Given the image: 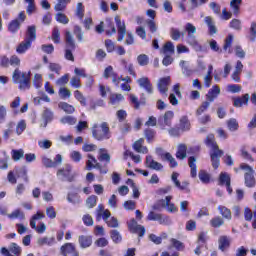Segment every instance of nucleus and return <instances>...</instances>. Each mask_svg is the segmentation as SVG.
I'll use <instances>...</instances> for the list:
<instances>
[{
  "instance_id": "49",
  "label": "nucleus",
  "mask_w": 256,
  "mask_h": 256,
  "mask_svg": "<svg viewBox=\"0 0 256 256\" xmlns=\"http://www.w3.org/2000/svg\"><path fill=\"white\" fill-rule=\"evenodd\" d=\"M42 117L45 121V125H47V123H51L53 121V111L49 108H45Z\"/></svg>"
},
{
  "instance_id": "5",
  "label": "nucleus",
  "mask_w": 256,
  "mask_h": 256,
  "mask_svg": "<svg viewBox=\"0 0 256 256\" xmlns=\"http://www.w3.org/2000/svg\"><path fill=\"white\" fill-rule=\"evenodd\" d=\"M64 43H65L64 57L66 61L74 62L75 56L73 55V51L77 49V44L75 43V38H73V34L69 30H66L64 33Z\"/></svg>"
},
{
  "instance_id": "10",
  "label": "nucleus",
  "mask_w": 256,
  "mask_h": 256,
  "mask_svg": "<svg viewBox=\"0 0 256 256\" xmlns=\"http://www.w3.org/2000/svg\"><path fill=\"white\" fill-rule=\"evenodd\" d=\"M104 79H112V83L115 87H119L121 83V78H119V74L115 72L113 66H107L103 73Z\"/></svg>"
},
{
  "instance_id": "8",
  "label": "nucleus",
  "mask_w": 256,
  "mask_h": 256,
  "mask_svg": "<svg viewBox=\"0 0 256 256\" xmlns=\"http://www.w3.org/2000/svg\"><path fill=\"white\" fill-rule=\"evenodd\" d=\"M156 155L161 157L162 161H168L171 169H175V167L179 165L173 155H171L169 152H165L163 148H156Z\"/></svg>"
},
{
  "instance_id": "12",
  "label": "nucleus",
  "mask_w": 256,
  "mask_h": 256,
  "mask_svg": "<svg viewBox=\"0 0 256 256\" xmlns=\"http://www.w3.org/2000/svg\"><path fill=\"white\" fill-rule=\"evenodd\" d=\"M147 221H158L160 225H168V223H170L171 220L169 219L168 216H163L162 214L150 211L147 215Z\"/></svg>"
},
{
  "instance_id": "7",
  "label": "nucleus",
  "mask_w": 256,
  "mask_h": 256,
  "mask_svg": "<svg viewBox=\"0 0 256 256\" xmlns=\"http://www.w3.org/2000/svg\"><path fill=\"white\" fill-rule=\"evenodd\" d=\"M173 117H175V113L171 110L166 111L163 116H160L158 118L160 129L165 130L166 127H171L173 125Z\"/></svg>"
},
{
  "instance_id": "46",
  "label": "nucleus",
  "mask_w": 256,
  "mask_h": 256,
  "mask_svg": "<svg viewBox=\"0 0 256 256\" xmlns=\"http://www.w3.org/2000/svg\"><path fill=\"white\" fill-rule=\"evenodd\" d=\"M51 39L55 45H59V43H61V31H59L58 27L53 28Z\"/></svg>"
},
{
  "instance_id": "38",
  "label": "nucleus",
  "mask_w": 256,
  "mask_h": 256,
  "mask_svg": "<svg viewBox=\"0 0 256 256\" xmlns=\"http://www.w3.org/2000/svg\"><path fill=\"white\" fill-rule=\"evenodd\" d=\"M7 129L3 131V139L4 141H9L11 135H13V129H15V122H9L7 124Z\"/></svg>"
},
{
  "instance_id": "30",
  "label": "nucleus",
  "mask_w": 256,
  "mask_h": 256,
  "mask_svg": "<svg viewBox=\"0 0 256 256\" xmlns=\"http://www.w3.org/2000/svg\"><path fill=\"white\" fill-rule=\"evenodd\" d=\"M225 225V220L221 216L213 217L210 220V227L213 229H219Z\"/></svg>"
},
{
  "instance_id": "24",
  "label": "nucleus",
  "mask_w": 256,
  "mask_h": 256,
  "mask_svg": "<svg viewBox=\"0 0 256 256\" xmlns=\"http://www.w3.org/2000/svg\"><path fill=\"white\" fill-rule=\"evenodd\" d=\"M241 3H243V0L230 1V9L235 17H238V15L241 14Z\"/></svg>"
},
{
  "instance_id": "57",
  "label": "nucleus",
  "mask_w": 256,
  "mask_h": 256,
  "mask_svg": "<svg viewBox=\"0 0 256 256\" xmlns=\"http://www.w3.org/2000/svg\"><path fill=\"white\" fill-rule=\"evenodd\" d=\"M110 237L113 241V243H121V241H123V237L121 236V234L119 233L118 230H111L110 231Z\"/></svg>"
},
{
  "instance_id": "51",
  "label": "nucleus",
  "mask_w": 256,
  "mask_h": 256,
  "mask_svg": "<svg viewBox=\"0 0 256 256\" xmlns=\"http://www.w3.org/2000/svg\"><path fill=\"white\" fill-rule=\"evenodd\" d=\"M227 127L229 131H238L239 130V122H237V119L230 118L227 122Z\"/></svg>"
},
{
  "instance_id": "39",
  "label": "nucleus",
  "mask_w": 256,
  "mask_h": 256,
  "mask_svg": "<svg viewBox=\"0 0 256 256\" xmlns=\"http://www.w3.org/2000/svg\"><path fill=\"white\" fill-rule=\"evenodd\" d=\"M19 29H21V22H19V19H14L8 24V31L10 33H17Z\"/></svg>"
},
{
  "instance_id": "20",
  "label": "nucleus",
  "mask_w": 256,
  "mask_h": 256,
  "mask_svg": "<svg viewBox=\"0 0 256 256\" xmlns=\"http://www.w3.org/2000/svg\"><path fill=\"white\" fill-rule=\"evenodd\" d=\"M143 143H145V139L140 138L133 144V149L136 151V153H143L144 155H147L149 153V149L147 146H143Z\"/></svg>"
},
{
  "instance_id": "34",
  "label": "nucleus",
  "mask_w": 256,
  "mask_h": 256,
  "mask_svg": "<svg viewBox=\"0 0 256 256\" xmlns=\"http://www.w3.org/2000/svg\"><path fill=\"white\" fill-rule=\"evenodd\" d=\"M198 177L201 183H204V185H209V183H211V174H209L207 170H200Z\"/></svg>"
},
{
  "instance_id": "42",
  "label": "nucleus",
  "mask_w": 256,
  "mask_h": 256,
  "mask_svg": "<svg viewBox=\"0 0 256 256\" xmlns=\"http://www.w3.org/2000/svg\"><path fill=\"white\" fill-rule=\"evenodd\" d=\"M30 227H31V229L36 230V232H38L39 234H43L44 231H47V226L43 222H41L37 226V222L30 221Z\"/></svg>"
},
{
  "instance_id": "53",
  "label": "nucleus",
  "mask_w": 256,
  "mask_h": 256,
  "mask_svg": "<svg viewBox=\"0 0 256 256\" xmlns=\"http://www.w3.org/2000/svg\"><path fill=\"white\" fill-rule=\"evenodd\" d=\"M218 211L220 212V215H222V217L224 219H228L231 220V210L225 206H218Z\"/></svg>"
},
{
  "instance_id": "22",
  "label": "nucleus",
  "mask_w": 256,
  "mask_h": 256,
  "mask_svg": "<svg viewBox=\"0 0 256 256\" xmlns=\"http://www.w3.org/2000/svg\"><path fill=\"white\" fill-rule=\"evenodd\" d=\"M78 242L81 249H87L88 247H91V245H93V237L87 236V235H81L78 237Z\"/></svg>"
},
{
  "instance_id": "48",
  "label": "nucleus",
  "mask_w": 256,
  "mask_h": 256,
  "mask_svg": "<svg viewBox=\"0 0 256 256\" xmlns=\"http://www.w3.org/2000/svg\"><path fill=\"white\" fill-rule=\"evenodd\" d=\"M137 63L140 65V67H147V65H149V56L147 54L138 55Z\"/></svg>"
},
{
  "instance_id": "16",
  "label": "nucleus",
  "mask_w": 256,
  "mask_h": 256,
  "mask_svg": "<svg viewBox=\"0 0 256 256\" xmlns=\"http://www.w3.org/2000/svg\"><path fill=\"white\" fill-rule=\"evenodd\" d=\"M171 83L170 77L160 78L157 84L158 91L161 95H167V91H169V84Z\"/></svg>"
},
{
  "instance_id": "64",
  "label": "nucleus",
  "mask_w": 256,
  "mask_h": 256,
  "mask_svg": "<svg viewBox=\"0 0 256 256\" xmlns=\"http://www.w3.org/2000/svg\"><path fill=\"white\" fill-rule=\"evenodd\" d=\"M9 251L13 253L15 256H21V248L17 245V243H11L9 247Z\"/></svg>"
},
{
  "instance_id": "6",
  "label": "nucleus",
  "mask_w": 256,
  "mask_h": 256,
  "mask_svg": "<svg viewBox=\"0 0 256 256\" xmlns=\"http://www.w3.org/2000/svg\"><path fill=\"white\" fill-rule=\"evenodd\" d=\"M12 79L14 83H20L19 88L20 89H29L31 87V76L30 73H21L19 71V68L15 69L13 72Z\"/></svg>"
},
{
  "instance_id": "50",
  "label": "nucleus",
  "mask_w": 256,
  "mask_h": 256,
  "mask_svg": "<svg viewBox=\"0 0 256 256\" xmlns=\"http://www.w3.org/2000/svg\"><path fill=\"white\" fill-rule=\"evenodd\" d=\"M60 109L64 111L65 113L72 114L75 113V107L73 105L67 103V102H62L59 104Z\"/></svg>"
},
{
  "instance_id": "44",
  "label": "nucleus",
  "mask_w": 256,
  "mask_h": 256,
  "mask_svg": "<svg viewBox=\"0 0 256 256\" xmlns=\"http://www.w3.org/2000/svg\"><path fill=\"white\" fill-rule=\"evenodd\" d=\"M180 129L183 131H189L191 129V122L189 121V117L182 116L180 119Z\"/></svg>"
},
{
  "instance_id": "27",
  "label": "nucleus",
  "mask_w": 256,
  "mask_h": 256,
  "mask_svg": "<svg viewBox=\"0 0 256 256\" xmlns=\"http://www.w3.org/2000/svg\"><path fill=\"white\" fill-rule=\"evenodd\" d=\"M105 33L108 37H111V35H115V33H117V28H115V23L113 20L106 19Z\"/></svg>"
},
{
  "instance_id": "58",
  "label": "nucleus",
  "mask_w": 256,
  "mask_h": 256,
  "mask_svg": "<svg viewBox=\"0 0 256 256\" xmlns=\"http://www.w3.org/2000/svg\"><path fill=\"white\" fill-rule=\"evenodd\" d=\"M60 123H62V125H75L77 123V118L73 116H64L61 118Z\"/></svg>"
},
{
  "instance_id": "36",
  "label": "nucleus",
  "mask_w": 256,
  "mask_h": 256,
  "mask_svg": "<svg viewBox=\"0 0 256 256\" xmlns=\"http://www.w3.org/2000/svg\"><path fill=\"white\" fill-rule=\"evenodd\" d=\"M109 101L111 105H119L121 101H125V96L123 94L113 93L110 95Z\"/></svg>"
},
{
  "instance_id": "26",
  "label": "nucleus",
  "mask_w": 256,
  "mask_h": 256,
  "mask_svg": "<svg viewBox=\"0 0 256 256\" xmlns=\"http://www.w3.org/2000/svg\"><path fill=\"white\" fill-rule=\"evenodd\" d=\"M249 103V94H244L241 97L233 98L234 107H243V105H248Z\"/></svg>"
},
{
  "instance_id": "1",
  "label": "nucleus",
  "mask_w": 256,
  "mask_h": 256,
  "mask_svg": "<svg viewBox=\"0 0 256 256\" xmlns=\"http://www.w3.org/2000/svg\"><path fill=\"white\" fill-rule=\"evenodd\" d=\"M204 144L211 149L210 159L213 169H219V165H221V157H223L224 152L219 149V145L217 144V141H215V134H208L204 140Z\"/></svg>"
},
{
  "instance_id": "11",
  "label": "nucleus",
  "mask_w": 256,
  "mask_h": 256,
  "mask_svg": "<svg viewBox=\"0 0 256 256\" xmlns=\"http://www.w3.org/2000/svg\"><path fill=\"white\" fill-rule=\"evenodd\" d=\"M128 229L130 233H135L138 237H144L145 235V226L137 224V220H135V218H132L128 222Z\"/></svg>"
},
{
  "instance_id": "62",
  "label": "nucleus",
  "mask_w": 256,
  "mask_h": 256,
  "mask_svg": "<svg viewBox=\"0 0 256 256\" xmlns=\"http://www.w3.org/2000/svg\"><path fill=\"white\" fill-rule=\"evenodd\" d=\"M8 217L9 219H25V213L21 209H16Z\"/></svg>"
},
{
  "instance_id": "60",
  "label": "nucleus",
  "mask_w": 256,
  "mask_h": 256,
  "mask_svg": "<svg viewBox=\"0 0 256 256\" xmlns=\"http://www.w3.org/2000/svg\"><path fill=\"white\" fill-rule=\"evenodd\" d=\"M170 243H171L172 247L175 248L176 251H183L185 249V244H183V242H181L175 238H172L170 240Z\"/></svg>"
},
{
  "instance_id": "28",
  "label": "nucleus",
  "mask_w": 256,
  "mask_h": 256,
  "mask_svg": "<svg viewBox=\"0 0 256 256\" xmlns=\"http://www.w3.org/2000/svg\"><path fill=\"white\" fill-rule=\"evenodd\" d=\"M33 44L30 43L29 41L27 40H23L16 48V52L19 54V55H23L24 53H27V51H29V49H31V46Z\"/></svg>"
},
{
  "instance_id": "2",
  "label": "nucleus",
  "mask_w": 256,
  "mask_h": 256,
  "mask_svg": "<svg viewBox=\"0 0 256 256\" xmlns=\"http://www.w3.org/2000/svg\"><path fill=\"white\" fill-rule=\"evenodd\" d=\"M235 173L239 171H245L244 173V185L248 189H253L256 186L255 170L247 163H241L239 167L234 168Z\"/></svg>"
},
{
  "instance_id": "56",
  "label": "nucleus",
  "mask_w": 256,
  "mask_h": 256,
  "mask_svg": "<svg viewBox=\"0 0 256 256\" xmlns=\"http://www.w3.org/2000/svg\"><path fill=\"white\" fill-rule=\"evenodd\" d=\"M163 53L167 55V53H170V55H173L175 53V45H173V42L168 41L163 46Z\"/></svg>"
},
{
  "instance_id": "43",
  "label": "nucleus",
  "mask_w": 256,
  "mask_h": 256,
  "mask_svg": "<svg viewBox=\"0 0 256 256\" xmlns=\"http://www.w3.org/2000/svg\"><path fill=\"white\" fill-rule=\"evenodd\" d=\"M129 101L133 105L134 109H139L141 105H145V101H140L134 94L129 95Z\"/></svg>"
},
{
  "instance_id": "40",
  "label": "nucleus",
  "mask_w": 256,
  "mask_h": 256,
  "mask_svg": "<svg viewBox=\"0 0 256 256\" xmlns=\"http://www.w3.org/2000/svg\"><path fill=\"white\" fill-rule=\"evenodd\" d=\"M219 185H229L231 183V176L227 172H221L218 179Z\"/></svg>"
},
{
  "instance_id": "3",
  "label": "nucleus",
  "mask_w": 256,
  "mask_h": 256,
  "mask_svg": "<svg viewBox=\"0 0 256 256\" xmlns=\"http://www.w3.org/2000/svg\"><path fill=\"white\" fill-rule=\"evenodd\" d=\"M114 21L116 23L117 33H118L117 41L119 42L123 41L126 35L125 43L127 45H133V43H135V37H133V33L127 32V26L125 25V22H122L121 17L119 16H115Z\"/></svg>"
},
{
  "instance_id": "9",
  "label": "nucleus",
  "mask_w": 256,
  "mask_h": 256,
  "mask_svg": "<svg viewBox=\"0 0 256 256\" xmlns=\"http://www.w3.org/2000/svg\"><path fill=\"white\" fill-rule=\"evenodd\" d=\"M60 255L62 256H80L79 250L75 244L71 242H66L60 247Z\"/></svg>"
},
{
  "instance_id": "29",
  "label": "nucleus",
  "mask_w": 256,
  "mask_h": 256,
  "mask_svg": "<svg viewBox=\"0 0 256 256\" xmlns=\"http://www.w3.org/2000/svg\"><path fill=\"white\" fill-rule=\"evenodd\" d=\"M157 136V131L153 128H146L144 130V137L147 143H153L155 141V137Z\"/></svg>"
},
{
  "instance_id": "17",
  "label": "nucleus",
  "mask_w": 256,
  "mask_h": 256,
  "mask_svg": "<svg viewBox=\"0 0 256 256\" xmlns=\"http://www.w3.org/2000/svg\"><path fill=\"white\" fill-rule=\"evenodd\" d=\"M231 247V238L227 235H222L218 238V249L225 253Z\"/></svg>"
},
{
  "instance_id": "47",
  "label": "nucleus",
  "mask_w": 256,
  "mask_h": 256,
  "mask_svg": "<svg viewBox=\"0 0 256 256\" xmlns=\"http://www.w3.org/2000/svg\"><path fill=\"white\" fill-rule=\"evenodd\" d=\"M74 98L80 102L82 107L87 106V98L84 97L83 93L79 90L74 91Z\"/></svg>"
},
{
  "instance_id": "52",
  "label": "nucleus",
  "mask_w": 256,
  "mask_h": 256,
  "mask_svg": "<svg viewBox=\"0 0 256 256\" xmlns=\"http://www.w3.org/2000/svg\"><path fill=\"white\" fill-rule=\"evenodd\" d=\"M73 34L75 35L76 39L79 43L83 41V29L79 25H74Z\"/></svg>"
},
{
  "instance_id": "13",
  "label": "nucleus",
  "mask_w": 256,
  "mask_h": 256,
  "mask_svg": "<svg viewBox=\"0 0 256 256\" xmlns=\"http://www.w3.org/2000/svg\"><path fill=\"white\" fill-rule=\"evenodd\" d=\"M57 176H62L64 178L62 181H68V183H73V181H75V174L71 173V166L59 169L57 171Z\"/></svg>"
},
{
  "instance_id": "61",
  "label": "nucleus",
  "mask_w": 256,
  "mask_h": 256,
  "mask_svg": "<svg viewBox=\"0 0 256 256\" xmlns=\"http://www.w3.org/2000/svg\"><path fill=\"white\" fill-rule=\"evenodd\" d=\"M70 86L73 88V89H81L82 85H81V78L78 77V76H73L71 79H70Z\"/></svg>"
},
{
  "instance_id": "14",
  "label": "nucleus",
  "mask_w": 256,
  "mask_h": 256,
  "mask_svg": "<svg viewBox=\"0 0 256 256\" xmlns=\"http://www.w3.org/2000/svg\"><path fill=\"white\" fill-rule=\"evenodd\" d=\"M137 83L141 89H144L148 95H153V84L149 77H142L137 80Z\"/></svg>"
},
{
  "instance_id": "32",
  "label": "nucleus",
  "mask_w": 256,
  "mask_h": 256,
  "mask_svg": "<svg viewBox=\"0 0 256 256\" xmlns=\"http://www.w3.org/2000/svg\"><path fill=\"white\" fill-rule=\"evenodd\" d=\"M98 161H101V162L105 161L106 164L111 163V155L107 153V149L105 148L99 149Z\"/></svg>"
},
{
  "instance_id": "15",
  "label": "nucleus",
  "mask_w": 256,
  "mask_h": 256,
  "mask_svg": "<svg viewBox=\"0 0 256 256\" xmlns=\"http://www.w3.org/2000/svg\"><path fill=\"white\" fill-rule=\"evenodd\" d=\"M171 179L175 185V187H177V189H179L180 191H189V182L187 181H183L182 183L179 181V173L177 172H173Z\"/></svg>"
},
{
  "instance_id": "21",
  "label": "nucleus",
  "mask_w": 256,
  "mask_h": 256,
  "mask_svg": "<svg viewBox=\"0 0 256 256\" xmlns=\"http://www.w3.org/2000/svg\"><path fill=\"white\" fill-rule=\"evenodd\" d=\"M146 166L149 167V169H153L154 171L163 170V164L153 160V156H146Z\"/></svg>"
},
{
  "instance_id": "35",
  "label": "nucleus",
  "mask_w": 256,
  "mask_h": 256,
  "mask_svg": "<svg viewBox=\"0 0 256 256\" xmlns=\"http://www.w3.org/2000/svg\"><path fill=\"white\" fill-rule=\"evenodd\" d=\"M212 75H213V65H209L207 75L204 78V86L206 87V89H209V87H211V83L213 81Z\"/></svg>"
},
{
  "instance_id": "4",
  "label": "nucleus",
  "mask_w": 256,
  "mask_h": 256,
  "mask_svg": "<svg viewBox=\"0 0 256 256\" xmlns=\"http://www.w3.org/2000/svg\"><path fill=\"white\" fill-rule=\"evenodd\" d=\"M92 137L96 141H108L111 138L109 123L102 122L101 124H94L92 126Z\"/></svg>"
},
{
  "instance_id": "59",
  "label": "nucleus",
  "mask_w": 256,
  "mask_h": 256,
  "mask_svg": "<svg viewBox=\"0 0 256 256\" xmlns=\"http://www.w3.org/2000/svg\"><path fill=\"white\" fill-rule=\"evenodd\" d=\"M38 243L39 245H48L49 247H51V245H55L56 241L55 237H43L39 239Z\"/></svg>"
},
{
  "instance_id": "18",
  "label": "nucleus",
  "mask_w": 256,
  "mask_h": 256,
  "mask_svg": "<svg viewBox=\"0 0 256 256\" xmlns=\"http://www.w3.org/2000/svg\"><path fill=\"white\" fill-rule=\"evenodd\" d=\"M221 95V88L218 85H213L212 88L206 94L208 103H213Z\"/></svg>"
},
{
  "instance_id": "41",
  "label": "nucleus",
  "mask_w": 256,
  "mask_h": 256,
  "mask_svg": "<svg viewBox=\"0 0 256 256\" xmlns=\"http://www.w3.org/2000/svg\"><path fill=\"white\" fill-rule=\"evenodd\" d=\"M69 3H71V0H57L54 10L63 12L65 9H67V5H69Z\"/></svg>"
},
{
  "instance_id": "55",
  "label": "nucleus",
  "mask_w": 256,
  "mask_h": 256,
  "mask_svg": "<svg viewBox=\"0 0 256 256\" xmlns=\"http://www.w3.org/2000/svg\"><path fill=\"white\" fill-rule=\"evenodd\" d=\"M55 20L57 23H61L62 25H68L69 18L64 13L58 12L55 16Z\"/></svg>"
},
{
  "instance_id": "31",
  "label": "nucleus",
  "mask_w": 256,
  "mask_h": 256,
  "mask_svg": "<svg viewBox=\"0 0 256 256\" xmlns=\"http://www.w3.org/2000/svg\"><path fill=\"white\" fill-rule=\"evenodd\" d=\"M74 15L79 19V21H83L85 17V6L81 2L77 3Z\"/></svg>"
},
{
  "instance_id": "63",
  "label": "nucleus",
  "mask_w": 256,
  "mask_h": 256,
  "mask_svg": "<svg viewBox=\"0 0 256 256\" xmlns=\"http://www.w3.org/2000/svg\"><path fill=\"white\" fill-rule=\"evenodd\" d=\"M11 155L13 161H19L25 155V151L23 149L12 150Z\"/></svg>"
},
{
  "instance_id": "37",
  "label": "nucleus",
  "mask_w": 256,
  "mask_h": 256,
  "mask_svg": "<svg viewBox=\"0 0 256 256\" xmlns=\"http://www.w3.org/2000/svg\"><path fill=\"white\" fill-rule=\"evenodd\" d=\"M88 160L86 161V169L87 171H91V169H97V159L92 154L87 155Z\"/></svg>"
},
{
  "instance_id": "23",
  "label": "nucleus",
  "mask_w": 256,
  "mask_h": 256,
  "mask_svg": "<svg viewBox=\"0 0 256 256\" xmlns=\"http://www.w3.org/2000/svg\"><path fill=\"white\" fill-rule=\"evenodd\" d=\"M188 166L190 167V177L195 179V177H197V158H195V156L188 158Z\"/></svg>"
},
{
  "instance_id": "19",
  "label": "nucleus",
  "mask_w": 256,
  "mask_h": 256,
  "mask_svg": "<svg viewBox=\"0 0 256 256\" xmlns=\"http://www.w3.org/2000/svg\"><path fill=\"white\" fill-rule=\"evenodd\" d=\"M37 39V28L35 25L28 26L25 34L24 41H28L33 44V41Z\"/></svg>"
},
{
  "instance_id": "33",
  "label": "nucleus",
  "mask_w": 256,
  "mask_h": 256,
  "mask_svg": "<svg viewBox=\"0 0 256 256\" xmlns=\"http://www.w3.org/2000/svg\"><path fill=\"white\" fill-rule=\"evenodd\" d=\"M187 157V145L180 144L178 145V149L176 151V158H178L180 161H183Z\"/></svg>"
},
{
  "instance_id": "25",
  "label": "nucleus",
  "mask_w": 256,
  "mask_h": 256,
  "mask_svg": "<svg viewBox=\"0 0 256 256\" xmlns=\"http://www.w3.org/2000/svg\"><path fill=\"white\" fill-rule=\"evenodd\" d=\"M204 21L208 27V33L209 35L213 36L217 33V26H215V22L213 21V18L211 16H206L204 18Z\"/></svg>"
},
{
  "instance_id": "54",
  "label": "nucleus",
  "mask_w": 256,
  "mask_h": 256,
  "mask_svg": "<svg viewBox=\"0 0 256 256\" xmlns=\"http://www.w3.org/2000/svg\"><path fill=\"white\" fill-rule=\"evenodd\" d=\"M98 197L95 195H91L86 199V206L88 207V209H93V207H97V201H98Z\"/></svg>"
},
{
  "instance_id": "45",
  "label": "nucleus",
  "mask_w": 256,
  "mask_h": 256,
  "mask_svg": "<svg viewBox=\"0 0 256 256\" xmlns=\"http://www.w3.org/2000/svg\"><path fill=\"white\" fill-rule=\"evenodd\" d=\"M170 37L173 39V41H179L181 37H185V33L179 31L177 28H171L170 29Z\"/></svg>"
}]
</instances>
